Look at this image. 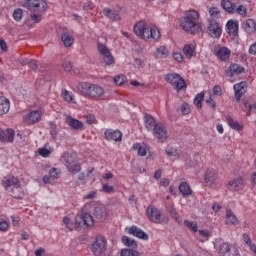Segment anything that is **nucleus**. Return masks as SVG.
<instances>
[{
	"instance_id": "42",
	"label": "nucleus",
	"mask_w": 256,
	"mask_h": 256,
	"mask_svg": "<svg viewBox=\"0 0 256 256\" xmlns=\"http://www.w3.org/2000/svg\"><path fill=\"white\" fill-rule=\"evenodd\" d=\"M62 98L64 99V101H67L68 103H73V92L62 90Z\"/></svg>"
},
{
	"instance_id": "37",
	"label": "nucleus",
	"mask_w": 256,
	"mask_h": 256,
	"mask_svg": "<svg viewBox=\"0 0 256 256\" xmlns=\"http://www.w3.org/2000/svg\"><path fill=\"white\" fill-rule=\"evenodd\" d=\"M183 53L187 57V59H191L193 55H195V46L191 44H187L183 48Z\"/></svg>"
},
{
	"instance_id": "41",
	"label": "nucleus",
	"mask_w": 256,
	"mask_h": 256,
	"mask_svg": "<svg viewBox=\"0 0 256 256\" xmlns=\"http://www.w3.org/2000/svg\"><path fill=\"white\" fill-rule=\"evenodd\" d=\"M120 256H141V253L133 249H122Z\"/></svg>"
},
{
	"instance_id": "17",
	"label": "nucleus",
	"mask_w": 256,
	"mask_h": 256,
	"mask_svg": "<svg viewBox=\"0 0 256 256\" xmlns=\"http://www.w3.org/2000/svg\"><path fill=\"white\" fill-rule=\"evenodd\" d=\"M245 73V68L239 66L238 64H232L226 71L227 77H235V75H241Z\"/></svg>"
},
{
	"instance_id": "27",
	"label": "nucleus",
	"mask_w": 256,
	"mask_h": 256,
	"mask_svg": "<svg viewBox=\"0 0 256 256\" xmlns=\"http://www.w3.org/2000/svg\"><path fill=\"white\" fill-rule=\"evenodd\" d=\"M179 191L183 197H190V195H193V190H191V186H189L187 182H182L179 185Z\"/></svg>"
},
{
	"instance_id": "18",
	"label": "nucleus",
	"mask_w": 256,
	"mask_h": 256,
	"mask_svg": "<svg viewBox=\"0 0 256 256\" xmlns=\"http://www.w3.org/2000/svg\"><path fill=\"white\" fill-rule=\"evenodd\" d=\"M93 215L96 219H107L109 212H107V208L105 206H95L93 210Z\"/></svg>"
},
{
	"instance_id": "1",
	"label": "nucleus",
	"mask_w": 256,
	"mask_h": 256,
	"mask_svg": "<svg viewBox=\"0 0 256 256\" xmlns=\"http://www.w3.org/2000/svg\"><path fill=\"white\" fill-rule=\"evenodd\" d=\"M197 19H199V13L196 10H189L185 13L184 18L180 19V26L186 33L197 35L203 31L201 24L195 22Z\"/></svg>"
},
{
	"instance_id": "8",
	"label": "nucleus",
	"mask_w": 256,
	"mask_h": 256,
	"mask_svg": "<svg viewBox=\"0 0 256 256\" xmlns=\"http://www.w3.org/2000/svg\"><path fill=\"white\" fill-rule=\"evenodd\" d=\"M24 7L29 11H39L42 7L43 11H46L47 2H45V0H26Z\"/></svg>"
},
{
	"instance_id": "26",
	"label": "nucleus",
	"mask_w": 256,
	"mask_h": 256,
	"mask_svg": "<svg viewBox=\"0 0 256 256\" xmlns=\"http://www.w3.org/2000/svg\"><path fill=\"white\" fill-rule=\"evenodd\" d=\"M168 55H169V50L165 46H160L156 48V51L154 52V56L157 59H167Z\"/></svg>"
},
{
	"instance_id": "31",
	"label": "nucleus",
	"mask_w": 256,
	"mask_h": 256,
	"mask_svg": "<svg viewBox=\"0 0 256 256\" xmlns=\"http://www.w3.org/2000/svg\"><path fill=\"white\" fill-rule=\"evenodd\" d=\"M221 7L227 11V13H235V4L231 0H221Z\"/></svg>"
},
{
	"instance_id": "58",
	"label": "nucleus",
	"mask_w": 256,
	"mask_h": 256,
	"mask_svg": "<svg viewBox=\"0 0 256 256\" xmlns=\"http://www.w3.org/2000/svg\"><path fill=\"white\" fill-rule=\"evenodd\" d=\"M213 94L216 95V97H221V95L223 94V89H221V86L215 85L213 87Z\"/></svg>"
},
{
	"instance_id": "14",
	"label": "nucleus",
	"mask_w": 256,
	"mask_h": 256,
	"mask_svg": "<svg viewBox=\"0 0 256 256\" xmlns=\"http://www.w3.org/2000/svg\"><path fill=\"white\" fill-rule=\"evenodd\" d=\"M39 119H41V111L39 110L30 111L28 115L24 116V120L29 125L39 122Z\"/></svg>"
},
{
	"instance_id": "61",
	"label": "nucleus",
	"mask_w": 256,
	"mask_h": 256,
	"mask_svg": "<svg viewBox=\"0 0 256 256\" xmlns=\"http://www.w3.org/2000/svg\"><path fill=\"white\" fill-rule=\"evenodd\" d=\"M102 191L104 193H113V191H115V188H113V186H109L107 184L102 185Z\"/></svg>"
},
{
	"instance_id": "56",
	"label": "nucleus",
	"mask_w": 256,
	"mask_h": 256,
	"mask_svg": "<svg viewBox=\"0 0 256 256\" xmlns=\"http://www.w3.org/2000/svg\"><path fill=\"white\" fill-rule=\"evenodd\" d=\"M236 12L243 17L247 15V8L244 5H240L236 8Z\"/></svg>"
},
{
	"instance_id": "49",
	"label": "nucleus",
	"mask_w": 256,
	"mask_h": 256,
	"mask_svg": "<svg viewBox=\"0 0 256 256\" xmlns=\"http://www.w3.org/2000/svg\"><path fill=\"white\" fill-rule=\"evenodd\" d=\"M63 223L67 227V229H69V231H73V229H75V224L71 222V219L69 217H64Z\"/></svg>"
},
{
	"instance_id": "59",
	"label": "nucleus",
	"mask_w": 256,
	"mask_h": 256,
	"mask_svg": "<svg viewBox=\"0 0 256 256\" xmlns=\"http://www.w3.org/2000/svg\"><path fill=\"white\" fill-rule=\"evenodd\" d=\"M134 63H135V67H137V69H143V67H145V61H143V59L136 58L134 60Z\"/></svg>"
},
{
	"instance_id": "57",
	"label": "nucleus",
	"mask_w": 256,
	"mask_h": 256,
	"mask_svg": "<svg viewBox=\"0 0 256 256\" xmlns=\"http://www.w3.org/2000/svg\"><path fill=\"white\" fill-rule=\"evenodd\" d=\"M9 229V222H7L6 220H1L0 218V231H7Z\"/></svg>"
},
{
	"instance_id": "6",
	"label": "nucleus",
	"mask_w": 256,
	"mask_h": 256,
	"mask_svg": "<svg viewBox=\"0 0 256 256\" xmlns=\"http://www.w3.org/2000/svg\"><path fill=\"white\" fill-rule=\"evenodd\" d=\"M222 31L223 30L219 26L217 20L213 18L208 19L207 33L210 37H213V39H219L221 37Z\"/></svg>"
},
{
	"instance_id": "22",
	"label": "nucleus",
	"mask_w": 256,
	"mask_h": 256,
	"mask_svg": "<svg viewBox=\"0 0 256 256\" xmlns=\"http://www.w3.org/2000/svg\"><path fill=\"white\" fill-rule=\"evenodd\" d=\"M61 163H64L66 167H69L75 163V155L69 153V152H64L61 155L60 158Z\"/></svg>"
},
{
	"instance_id": "21",
	"label": "nucleus",
	"mask_w": 256,
	"mask_h": 256,
	"mask_svg": "<svg viewBox=\"0 0 256 256\" xmlns=\"http://www.w3.org/2000/svg\"><path fill=\"white\" fill-rule=\"evenodd\" d=\"M11 109V102L5 97H0V116L7 115Z\"/></svg>"
},
{
	"instance_id": "23",
	"label": "nucleus",
	"mask_w": 256,
	"mask_h": 256,
	"mask_svg": "<svg viewBox=\"0 0 256 256\" xmlns=\"http://www.w3.org/2000/svg\"><path fill=\"white\" fill-rule=\"evenodd\" d=\"M103 15H105V17H108V19H111L112 21H119V19H121L118 11L111 10L109 8L103 9Z\"/></svg>"
},
{
	"instance_id": "34",
	"label": "nucleus",
	"mask_w": 256,
	"mask_h": 256,
	"mask_svg": "<svg viewBox=\"0 0 256 256\" xmlns=\"http://www.w3.org/2000/svg\"><path fill=\"white\" fill-rule=\"evenodd\" d=\"M215 179H217V172L215 170H208L204 179L205 183L212 185Z\"/></svg>"
},
{
	"instance_id": "44",
	"label": "nucleus",
	"mask_w": 256,
	"mask_h": 256,
	"mask_svg": "<svg viewBox=\"0 0 256 256\" xmlns=\"http://www.w3.org/2000/svg\"><path fill=\"white\" fill-rule=\"evenodd\" d=\"M4 133L5 141H8V143H13V140L15 139V132L11 129H8Z\"/></svg>"
},
{
	"instance_id": "40",
	"label": "nucleus",
	"mask_w": 256,
	"mask_h": 256,
	"mask_svg": "<svg viewBox=\"0 0 256 256\" xmlns=\"http://www.w3.org/2000/svg\"><path fill=\"white\" fill-rule=\"evenodd\" d=\"M122 243H124L127 247H132L133 249H135V247H137V242L135 240L129 238L128 236L122 237Z\"/></svg>"
},
{
	"instance_id": "52",
	"label": "nucleus",
	"mask_w": 256,
	"mask_h": 256,
	"mask_svg": "<svg viewBox=\"0 0 256 256\" xmlns=\"http://www.w3.org/2000/svg\"><path fill=\"white\" fill-rule=\"evenodd\" d=\"M180 111L182 115H189V113H191V106H189L187 103H184L182 104Z\"/></svg>"
},
{
	"instance_id": "63",
	"label": "nucleus",
	"mask_w": 256,
	"mask_h": 256,
	"mask_svg": "<svg viewBox=\"0 0 256 256\" xmlns=\"http://www.w3.org/2000/svg\"><path fill=\"white\" fill-rule=\"evenodd\" d=\"M173 58H174L175 61H177L178 63H183V54H181V53H179V52H174Z\"/></svg>"
},
{
	"instance_id": "43",
	"label": "nucleus",
	"mask_w": 256,
	"mask_h": 256,
	"mask_svg": "<svg viewBox=\"0 0 256 256\" xmlns=\"http://www.w3.org/2000/svg\"><path fill=\"white\" fill-rule=\"evenodd\" d=\"M184 225H186V227H188V229H190V231H193V233H197V231H198L197 222L186 220L184 222Z\"/></svg>"
},
{
	"instance_id": "11",
	"label": "nucleus",
	"mask_w": 256,
	"mask_h": 256,
	"mask_svg": "<svg viewBox=\"0 0 256 256\" xmlns=\"http://www.w3.org/2000/svg\"><path fill=\"white\" fill-rule=\"evenodd\" d=\"M245 187V180L241 177L228 181L229 191H241Z\"/></svg>"
},
{
	"instance_id": "25",
	"label": "nucleus",
	"mask_w": 256,
	"mask_h": 256,
	"mask_svg": "<svg viewBox=\"0 0 256 256\" xmlns=\"http://www.w3.org/2000/svg\"><path fill=\"white\" fill-rule=\"evenodd\" d=\"M226 225H239V219L231 210L226 211Z\"/></svg>"
},
{
	"instance_id": "48",
	"label": "nucleus",
	"mask_w": 256,
	"mask_h": 256,
	"mask_svg": "<svg viewBox=\"0 0 256 256\" xmlns=\"http://www.w3.org/2000/svg\"><path fill=\"white\" fill-rule=\"evenodd\" d=\"M97 49L100 55H103L105 53H108L110 50L107 48V46L101 42L97 43Z\"/></svg>"
},
{
	"instance_id": "4",
	"label": "nucleus",
	"mask_w": 256,
	"mask_h": 256,
	"mask_svg": "<svg viewBox=\"0 0 256 256\" xmlns=\"http://www.w3.org/2000/svg\"><path fill=\"white\" fill-rule=\"evenodd\" d=\"M165 81H167L174 89L177 91H183L187 89V85L185 84V79L181 77V75L177 73H169L165 76Z\"/></svg>"
},
{
	"instance_id": "28",
	"label": "nucleus",
	"mask_w": 256,
	"mask_h": 256,
	"mask_svg": "<svg viewBox=\"0 0 256 256\" xmlns=\"http://www.w3.org/2000/svg\"><path fill=\"white\" fill-rule=\"evenodd\" d=\"M101 56H102L103 65L107 66V65H113V63H115V58L111 54V50L104 54H101Z\"/></svg>"
},
{
	"instance_id": "20",
	"label": "nucleus",
	"mask_w": 256,
	"mask_h": 256,
	"mask_svg": "<svg viewBox=\"0 0 256 256\" xmlns=\"http://www.w3.org/2000/svg\"><path fill=\"white\" fill-rule=\"evenodd\" d=\"M66 123H67V125H69V127L74 129L75 131H82V129H83V122H81L75 118L67 117Z\"/></svg>"
},
{
	"instance_id": "38",
	"label": "nucleus",
	"mask_w": 256,
	"mask_h": 256,
	"mask_svg": "<svg viewBox=\"0 0 256 256\" xmlns=\"http://www.w3.org/2000/svg\"><path fill=\"white\" fill-rule=\"evenodd\" d=\"M231 248L229 247V243H222L219 247V255L220 256H230Z\"/></svg>"
},
{
	"instance_id": "53",
	"label": "nucleus",
	"mask_w": 256,
	"mask_h": 256,
	"mask_svg": "<svg viewBox=\"0 0 256 256\" xmlns=\"http://www.w3.org/2000/svg\"><path fill=\"white\" fill-rule=\"evenodd\" d=\"M50 153H51V150L45 147L38 149V154L41 155V157H49Z\"/></svg>"
},
{
	"instance_id": "19",
	"label": "nucleus",
	"mask_w": 256,
	"mask_h": 256,
	"mask_svg": "<svg viewBox=\"0 0 256 256\" xmlns=\"http://www.w3.org/2000/svg\"><path fill=\"white\" fill-rule=\"evenodd\" d=\"M242 28L244 31L248 33V35H253L256 31V23L255 20L253 19H247L246 21L243 22Z\"/></svg>"
},
{
	"instance_id": "15",
	"label": "nucleus",
	"mask_w": 256,
	"mask_h": 256,
	"mask_svg": "<svg viewBox=\"0 0 256 256\" xmlns=\"http://www.w3.org/2000/svg\"><path fill=\"white\" fill-rule=\"evenodd\" d=\"M226 31L228 35L236 37L239 33V22L234 20H229L226 24Z\"/></svg>"
},
{
	"instance_id": "24",
	"label": "nucleus",
	"mask_w": 256,
	"mask_h": 256,
	"mask_svg": "<svg viewBox=\"0 0 256 256\" xmlns=\"http://www.w3.org/2000/svg\"><path fill=\"white\" fill-rule=\"evenodd\" d=\"M216 55L218 59H221V61H228L231 56V50L227 47H222L216 52Z\"/></svg>"
},
{
	"instance_id": "32",
	"label": "nucleus",
	"mask_w": 256,
	"mask_h": 256,
	"mask_svg": "<svg viewBox=\"0 0 256 256\" xmlns=\"http://www.w3.org/2000/svg\"><path fill=\"white\" fill-rule=\"evenodd\" d=\"M144 123L148 131H153V129H155V127L157 126V123H155V118H153L151 115L145 116Z\"/></svg>"
},
{
	"instance_id": "46",
	"label": "nucleus",
	"mask_w": 256,
	"mask_h": 256,
	"mask_svg": "<svg viewBox=\"0 0 256 256\" xmlns=\"http://www.w3.org/2000/svg\"><path fill=\"white\" fill-rule=\"evenodd\" d=\"M13 19L15 21H21V19H23V10L21 8H18V9L14 10Z\"/></svg>"
},
{
	"instance_id": "60",
	"label": "nucleus",
	"mask_w": 256,
	"mask_h": 256,
	"mask_svg": "<svg viewBox=\"0 0 256 256\" xmlns=\"http://www.w3.org/2000/svg\"><path fill=\"white\" fill-rule=\"evenodd\" d=\"M49 177H50V179H59V173L57 172L56 168H52L49 171Z\"/></svg>"
},
{
	"instance_id": "10",
	"label": "nucleus",
	"mask_w": 256,
	"mask_h": 256,
	"mask_svg": "<svg viewBox=\"0 0 256 256\" xmlns=\"http://www.w3.org/2000/svg\"><path fill=\"white\" fill-rule=\"evenodd\" d=\"M104 137L106 141H114L115 143H118V141H121L123 134H121V131L119 130L107 129L104 132Z\"/></svg>"
},
{
	"instance_id": "39",
	"label": "nucleus",
	"mask_w": 256,
	"mask_h": 256,
	"mask_svg": "<svg viewBox=\"0 0 256 256\" xmlns=\"http://www.w3.org/2000/svg\"><path fill=\"white\" fill-rule=\"evenodd\" d=\"M205 99V92H200L199 94H197L194 98V105H196V107H198V109H201V107H203V100Z\"/></svg>"
},
{
	"instance_id": "35",
	"label": "nucleus",
	"mask_w": 256,
	"mask_h": 256,
	"mask_svg": "<svg viewBox=\"0 0 256 256\" xmlns=\"http://www.w3.org/2000/svg\"><path fill=\"white\" fill-rule=\"evenodd\" d=\"M62 42L64 43L65 47H71V45H73L74 43V39L73 36H71V34L69 33H63L61 36Z\"/></svg>"
},
{
	"instance_id": "13",
	"label": "nucleus",
	"mask_w": 256,
	"mask_h": 256,
	"mask_svg": "<svg viewBox=\"0 0 256 256\" xmlns=\"http://www.w3.org/2000/svg\"><path fill=\"white\" fill-rule=\"evenodd\" d=\"M129 235H133L134 237H137L138 239H143L144 241H147L149 239V235L145 233L141 228L137 226H132L128 229Z\"/></svg>"
},
{
	"instance_id": "54",
	"label": "nucleus",
	"mask_w": 256,
	"mask_h": 256,
	"mask_svg": "<svg viewBox=\"0 0 256 256\" xmlns=\"http://www.w3.org/2000/svg\"><path fill=\"white\" fill-rule=\"evenodd\" d=\"M24 65H29L30 69H32L33 71H35L38 67L36 60H26L24 62Z\"/></svg>"
},
{
	"instance_id": "9",
	"label": "nucleus",
	"mask_w": 256,
	"mask_h": 256,
	"mask_svg": "<svg viewBox=\"0 0 256 256\" xmlns=\"http://www.w3.org/2000/svg\"><path fill=\"white\" fill-rule=\"evenodd\" d=\"M3 187L6 189V191H21V182L18 178L15 177H6L2 181Z\"/></svg>"
},
{
	"instance_id": "3",
	"label": "nucleus",
	"mask_w": 256,
	"mask_h": 256,
	"mask_svg": "<svg viewBox=\"0 0 256 256\" xmlns=\"http://www.w3.org/2000/svg\"><path fill=\"white\" fill-rule=\"evenodd\" d=\"M82 93L91 97L92 99L103 97L105 95V89L97 84H87L84 83L81 85Z\"/></svg>"
},
{
	"instance_id": "30",
	"label": "nucleus",
	"mask_w": 256,
	"mask_h": 256,
	"mask_svg": "<svg viewBox=\"0 0 256 256\" xmlns=\"http://www.w3.org/2000/svg\"><path fill=\"white\" fill-rule=\"evenodd\" d=\"M133 149L137 151V154L139 157H145V155H147L148 148H147V145L145 144H141V143L134 144Z\"/></svg>"
},
{
	"instance_id": "62",
	"label": "nucleus",
	"mask_w": 256,
	"mask_h": 256,
	"mask_svg": "<svg viewBox=\"0 0 256 256\" xmlns=\"http://www.w3.org/2000/svg\"><path fill=\"white\" fill-rule=\"evenodd\" d=\"M199 159H200L199 155L194 156V160H191L188 163L189 167H197V165H199Z\"/></svg>"
},
{
	"instance_id": "33",
	"label": "nucleus",
	"mask_w": 256,
	"mask_h": 256,
	"mask_svg": "<svg viewBox=\"0 0 256 256\" xmlns=\"http://www.w3.org/2000/svg\"><path fill=\"white\" fill-rule=\"evenodd\" d=\"M80 219H82L83 224L86 225V227H93L94 221H93V216L89 213H82L80 215Z\"/></svg>"
},
{
	"instance_id": "50",
	"label": "nucleus",
	"mask_w": 256,
	"mask_h": 256,
	"mask_svg": "<svg viewBox=\"0 0 256 256\" xmlns=\"http://www.w3.org/2000/svg\"><path fill=\"white\" fill-rule=\"evenodd\" d=\"M67 169L70 173H73L75 175L79 173V171H81V166H79L78 164H72L70 166H67Z\"/></svg>"
},
{
	"instance_id": "12",
	"label": "nucleus",
	"mask_w": 256,
	"mask_h": 256,
	"mask_svg": "<svg viewBox=\"0 0 256 256\" xmlns=\"http://www.w3.org/2000/svg\"><path fill=\"white\" fill-rule=\"evenodd\" d=\"M147 216L152 223H159L161 221V211L155 206H149L147 208Z\"/></svg>"
},
{
	"instance_id": "45",
	"label": "nucleus",
	"mask_w": 256,
	"mask_h": 256,
	"mask_svg": "<svg viewBox=\"0 0 256 256\" xmlns=\"http://www.w3.org/2000/svg\"><path fill=\"white\" fill-rule=\"evenodd\" d=\"M126 82H127V77H125V75L123 74H119L114 77V83L116 85H123Z\"/></svg>"
},
{
	"instance_id": "36",
	"label": "nucleus",
	"mask_w": 256,
	"mask_h": 256,
	"mask_svg": "<svg viewBox=\"0 0 256 256\" xmlns=\"http://www.w3.org/2000/svg\"><path fill=\"white\" fill-rule=\"evenodd\" d=\"M227 123L231 129H234L235 131H242L243 130V125H241L239 122L234 120L231 117L227 118Z\"/></svg>"
},
{
	"instance_id": "55",
	"label": "nucleus",
	"mask_w": 256,
	"mask_h": 256,
	"mask_svg": "<svg viewBox=\"0 0 256 256\" xmlns=\"http://www.w3.org/2000/svg\"><path fill=\"white\" fill-rule=\"evenodd\" d=\"M170 213L174 217L175 221L181 223V220L179 219V214L177 213V209H175L174 206H170Z\"/></svg>"
},
{
	"instance_id": "51",
	"label": "nucleus",
	"mask_w": 256,
	"mask_h": 256,
	"mask_svg": "<svg viewBox=\"0 0 256 256\" xmlns=\"http://www.w3.org/2000/svg\"><path fill=\"white\" fill-rule=\"evenodd\" d=\"M210 19H218L219 18V8L212 7L209 9Z\"/></svg>"
},
{
	"instance_id": "16",
	"label": "nucleus",
	"mask_w": 256,
	"mask_h": 256,
	"mask_svg": "<svg viewBox=\"0 0 256 256\" xmlns=\"http://www.w3.org/2000/svg\"><path fill=\"white\" fill-rule=\"evenodd\" d=\"M245 87H246L245 82H240L234 85L235 99L238 103L239 101H241V97H243V95H245L247 91L245 90Z\"/></svg>"
},
{
	"instance_id": "47",
	"label": "nucleus",
	"mask_w": 256,
	"mask_h": 256,
	"mask_svg": "<svg viewBox=\"0 0 256 256\" xmlns=\"http://www.w3.org/2000/svg\"><path fill=\"white\" fill-rule=\"evenodd\" d=\"M11 197H14L15 199H22L23 198V188L20 186V191L19 190H11L10 192Z\"/></svg>"
},
{
	"instance_id": "29",
	"label": "nucleus",
	"mask_w": 256,
	"mask_h": 256,
	"mask_svg": "<svg viewBox=\"0 0 256 256\" xmlns=\"http://www.w3.org/2000/svg\"><path fill=\"white\" fill-rule=\"evenodd\" d=\"M101 56H102L103 65L107 66V65H113V63H115V58L111 54V50L104 54H101Z\"/></svg>"
},
{
	"instance_id": "7",
	"label": "nucleus",
	"mask_w": 256,
	"mask_h": 256,
	"mask_svg": "<svg viewBox=\"0 0 256 256\" xmlns=\"http://www.w3.org/2000/svg\"><path fill=\"white\" fill-rule=\"evenodd\" d=\"M152 131L155 139L160 141V143H165L166 139H168L169 137L165 124L161 122H158Z\"/></svg>"
},
{
	"instance_id": "2",
	"label": "nucleus",
	"mask_w": 256,
	"mask_h": 256,
	"mask_svg": "<svg viewBox=\"0 0 256 256\" xmlns=\"http://www.w3.org/2000/svg\"><path fill=\"white\" fill-rule=\"evenodd\" d=\"M134 33L140 39H144V41H147L149 39L158 41L159 37H161V33L156 27H152L143 21H140L135 24Z\"/></svg>"
},
{
	"instance_id": "5",
	"label": "nucleus",
	"mask_w": 256,
	"mask_h": 256,
	"mask_svg": "<svg viewBox=\"0 0 256 256\" xmlns=\"http://www.w3.org/2000/svg\"><path fill=\"white\" fill-rule=\"evenodd\" d=\"M91 251L95 256H101L105 253V251H107V238L103 235H97L91 245Z\"/></svg>"
},
{
	"instance_id": "64",
	"label": "nucleus",
	"mask_w": 256,
	"mask_h": 256,
	"mask_svg": "<svg viewBox=\"0 0 256 256\" xmlns=\"http://www.w3.org/2000/svg\"><path fill=\"white\" fill-rule=\"evenodd\" d=\"M248 53L256 56V42L250 46Z\"/></svg>"
}]
</instances>
